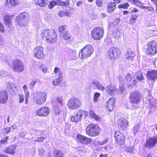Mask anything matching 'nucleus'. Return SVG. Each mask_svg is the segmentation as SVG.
Here are the masks:
<instances>
[{"label":"nucleus","mask_w":157,"mask_h":157,"mask_svg":"<svg viewBox=\"0 0 157 157\" xmlns=\"http://www.w3.org/2000/svg\"><path fill=\"white\" fill-rule=\"evenodd\" d=\"M121 35V34L119 31L117 32L114 35V36L116 39H118Z\"/></svg>","instance_id":"13d9d810"},{"label":"nucleus","mask_w":157,"mask_h":157,"mask_svg":"<svg viewBox=\"0 0 157 157\" xmlns=\"http://www.w3.org/2000/svg\"><path fill=\"white\" fill-rule=\"evenodd\" d=\"M13 70L14 72H20L23 71V63L19 59H15L13 62Z\"/></svg>","instance_id":"9d476101"},{"label":"nucleus","mask_w":157,"mask_h":157,"mask_svg":"<svg viewBox=\"0 0 157 157\" xmlns=\"http://www.w3.org/2000/svg\"><path fill=\"white\" fill-rule=\"evenodd\" d=\"M104 30L100 27H96L93 29L91 32L92 38L96 40L101 39L103 36Z\"/></svg>","instance_id":"6e6552de"},{"label":"nucleus","mask_w":157,"mask_h":157,"mask_svg":"<svg viewBox=\"0 0 157 157\" xmlns=\"http://www.w3.org/2000/svg\"><path fill=\"white\" fill-rule=\"evenodd\" d=\"M67 28L66 25H63L59 27V31L60 33V34L62 33H65V32L67 31L65 30Z\"/></svg>","instance_id":"a18cd8bd"},{"label":"nucleus","mask_w":157,"mask_h":157,"mask_svg":"<svg viewBox=\"0 0 157 157\" xmlns=\"http://www.w3.org/2000/svg\"><path fill=\"white\" fill-rule=\"evenodd\" d=\"M63 152L60 150H54L52 156L50 154H49L48 157H63Z\"/></svg>","instance_id":"bb28decb"},{"label":"nucleus","mask_w":157,"mask_h":157,"mask_svg":"<svg viewBox=\"0 0 157 157\" xmlns=\"http://www.w3.org/2000/svg\"><path fill=\"white\" fill-rule=\"evenodd\" d=\"M138 16L136 14L132 15L129 20V23L131 24H133L136 22Z\"/></svg>","instance_id":"58836bf2"},{"label":"nucleus","mask_w":157,"mask_h":157,"mask_svg":"<svg viewBox=\"0 0 157 157\" xmlns=\"http://www.w3.org/2000/svg\"><path fill=\"white\" fill-rule=\"evenodd\" d=\"M120 55V50L116 48H111L108 51V57L111 60H114L119 57Z\"/></svg>","instance_id":"1a4fd4ad"},{"label":"nucleus","mask_w":157,"mask_h":157,"mask_svg":"<svg viewBox=\"0 0 157 157\" xmlns=\"http://www.w3.org/2000/svg\"><path fill=\"white\" fill-rule=\"evenodd\" d=\"M90 116L94 118L96 120H99L100 119V117L98 116L97 115L94 113V111L92 110H90L89 111Z\"/></svg>","instance_id":"c9c22d12"},{"label":"nucleus","mask_w":157,"mask_h":157,"mask_svg":"<svg viewBox=\"0 0 157 157\" xmlns=\"http://www.w3.org/2000/svg\"><path fill=\"white\" fill-rule=\"evenodd\" d=\"M34 56L40 59H42L44 57L43 48L40 47H36L34 51Z\"/></svg>","instance_id":"f8f14e48"},{"label":"nucleus","mask_w":157,"mask_h":157,"mask_svg":"<svg viewBox=\"0 0 157 157\" xmlns=\"http://www.w3.org/2000/svg\"><path fill=\"white\" fill-rule=\"evenodd\" d=\"M94 52V49L91 45H87L81 50L79 52V57L82 59H85L90 57Z\"/></svg>","instance_id":"20e7f679"},{"label":"nucleus","mask_w":157,"mask_h":157,"mask_svg":"<svg viewBox=\"0 0 157 157\" xmlns=\"http://www.w3.org/2000/svg\"><path fill=\"white\" fill-rule=\"evenodd\" d=\"M50 112V110L47 107H43L39 109L36 111V114L39 116H47Z\"/></svg>","instance_id":"dca6fc26"},{"label":"nucleus","mask_w":157,"mask_h":157,"mask_svg":"<svg viewBox=\"0 0 157 157\" xmlns=\"http://www.w3.org/2000/svg\"><path fill=\"white\" fill-rule=\"evenodd\" d=\"M16 147L17 145L16 144L12 145L5 149L4 152L13 155L15 153L14 150Z\"/></svg>","instance_id":"b1692460"},{"label":"nucleus","mask_w":157,"mask_h":157,"mask_svg":"<svg viewBox=\"0 0 157 157\" xmlns=\"http://www.w3.org/2000/svg\"><path fill=\"white\" fill-rule=\"evenodd\" d=\"M65 51L68 56H70L71 57H72L75 56L76 55L75 50L71 49L69 48H66Z\"/></svg>","instance_id":"c85d7f7f"},{"label":"nucleus","mask_w":157,"mask_h":157,"mask_svg":"<svg viewBox=\"0 0 157 157\" xmlns=\"http://www.w3.org/2000/svg\"><path fill=\"white\" fill-rule=\"evenodd\" d=\"M40 70L44 73H45L47 72V71L48 70V67L45 66L43 67H41Z\"/></svg>","instance_id":"6e6d98bb"},{"label":"nucleus","mask_w":157,"mask_h":157,"mask_svg":"<svg viewBox=\"0 0 157 157\" xmlns=\"http://www.w3.org/2000/svg\"><path fill=\"white\" fill-rule=\"evenodd\" d=\"M54 72L56 74L58 73V76H60V75L61 76H62V72L61 71H60V69L58 67H56L55 68Z\"/></svg>","instance_id":"37998d69"},{"label":"nucleus","mask_w":157,"mask_h":157,"mask_svg":"<svg viewBox=\"0 0 157 157\" xmlns=\"http://www.w3.org/2000/svg\"><path fill=\"white\" fill-rule=\"evenodd\" d=\"M142 9H143L145 12L148 13L150 14H152L155 12L154 8L151 6H144Z\"/></svg>","instance_id":"cd10ccee"},{"label":"nucleus","mask_w":157,"mask_h":157,"mask_svg":"<svg viewBox=\"0 0 157 157\" xmlns=\"http://www.w3.org/2000/svg\"><path fill=\"white\" fill-rule=\"evenodd\" d=\"M23 88L24 91V92H25V95H26V94L27 93H29L27 91H26V90L27 89V86L26 85H24L23 86Z\"/></svg>","instance_id":"774afa93"},{"label":"nucleus","mask_w":157,"mask_h":157,"mask_svg":"<svg viewBox=\"0 0 157 157\" xmlns=\"http://www.w3.org/2000/svg\"><path fill=\"white\" fill-rule=\"evenodd\" d=\"M134 52L132 51H128L126 55L127 59L129 60H132L135 56Z\"/></svg>","instance_id":"473e14b6"},{"label":"nucleus","mask_w":157,"mask_h":157,"mask_svg":"<svg viewBox=\"0 0 157 157\" xmlns=\"http://www.w3.org/2000/svg\"><path fill=\"white\" fill-rule=\"evenodd\" d=\"M90 86L93 89L97 88L99 90H104L105 89L104 87L97 81L95 80L92 82L91 83Z\"/></svg>","instance_id":"4be33fe9"},{"label":"nucleus","mask_w":157,"mask_h":157,"mask_svg":"<svg viewBox=\"0 0 157 157\" xmlns=\"http://www.w3.org/2000/svg\"><path fill=\"white\" fill-rule=\"evenodd\" d=\"M131 103L137 104L140 102L141 99V94L137 92L131 93L129 98Z\"/></svg>","instance_id":"9b49d317"},{"label":"nucleus","mask_w":157,"mask_h":157,"mask_svg":"<svg viewBox=\"0 0 157 157\" xmlns=\"http://www.w3.org/2000/svg\"><path fill=\"white\" fill-rule=\"evenodd\" d=\"M70 4V1L69 0H66L64 2H63L62 6H66Z\"/></svg>","instance_id":"680f3d73"},{"label":"nucleus","mask_w":157,"mask_h":157,"mask_svg":"<svg viewBox=\"0 0 157 157\" xmlns=\"http://www.w3.org/2000/svg\"><path fill=\"white\" fill-rule=\"evenodd\" d=\"M54 111L53 113L56 115H59L60 113V110L59 106L57 105H54L53 106Z\"/></svg>","instance_id":"ea45409f"},{"label":"nucleus","mask_w":157,"mask_h":157,"mask_svg":"<svg viewBox=\"0 0 157 157\" xmlns=\"http://www.w3.org/2000/svg\"><path fill=\"white\" fill-rule=\"evenodd\" d=\"M58 15L61 17L64 16L70 17L71 15V14L67 11H60L58 13Z\"/></svg>","instance_id":"72a5a7b5"},{"label":"nucleus","mask_w":157,"mask_h":157,"mask_svg":"<svg viewBox=\"0 0 157 157\" xmlns=\"http://www.w3.org/2000/svg\"><path fill=\"white\" fill-rule=\"evenodd\" d=\"M0 31L2 32H4V28L3 25L0 22Z\"/></svg>","instance_id":"69168bd1"},{"label":"nucleus","mask_w":157,"mask_h":157,"mask_svg":"<svg viewBox=\"0 0 157 157\" xmlns=\"http://www.w3.org/2000/svg\"><path fill=\"white\" fill-rule=\"evenodd\" d=\"M39 154L41 156H42L44 155V150L43 148H40L38 150Z\"/></svg>","instance_id":"bf43d9fd"},{"label":"nucleus","mask_w":157,"mask_h":157,"mask_svg":"<svg viewBox=\"0 0 157 157\" xmlns=\"http://www.w3.org/2000/svg\"><path fill=\"white\" fill-rule=\"evenodd\" d=\"M100 128L98 124H91L88 125L86 131L88 135L91 136H98L100 132Z\"/></svg>","instance_id":"7ed1b4c3"},{"label":"nucleus","mask_w":157,"mask_h":157,"mask_svg":"<svg viewBox=\"0 0 157 157\" xmlns=\"http://www.w3.org/2000/svg\"><path fill=\"white\" fill-rule=\"evenodd\" d=\"M8 138L9 137L8 136L5 137L1 140L0 143L3 144L6 143L8 140Z\"/></svg>","instance_id":"864d4df0"},{"label":"nucleus","mask_w":157,"mask_h":157,"mask_svg":"<svg viewBox=\"0 0 157 157\" xmlns=\"http://www.w3.org/2000/svg\"><path fill=\"white\" fill-rule=\"evenodd\" d=\"M147 101L149 103V110L151 112L154 111L156 109L157 107V104L156 101L154 98L149 99Z\"/></svg>","instance_id":"412c9836"},{"label":"nucleus","mask_w":157,"mask_h":157,"mask_svg":"<svg viewBox=\"0 0 157 157\" xmlns=\"http://www.w3.org/2000/svg\"><path fill=\"white\" fill-rule=\"evenodd\" d=\"M40 82V81L37 79H33L29 85V87L30 88H33L36 83H39Z\"/></svg>","instance_id":"a19ab883"},{"label":"nucleus","mask_w":157,"mask_h":157,"mask_svg":"<svg viewBox=\"0 0 157 157\" xmlns=\"http://www.w3.org/2000/svg\"><path fill=\"white\" fill-rule=\"evenodd\" d=\"M56 99L57 102L59 103L60 104L62 105L63 100L61 97H58L56 98Z\"/></svg>","instance_id":"5fc2aeb1"},{"label":"nucleus","mask_w":157,"mask_h":157,"mask_svg":"<svg viewBox=\"0 0 157 157\" xmlns=\"http://www.w3.org/2000/svg\"><path fill=\"white\" fill-rule=\"evenodd\" d=\"M56 5L54 0L50 2L48 5V7L49 9H51Z\"/></svg>","instance_id":"3c124183"},{"label":"nucleus","mask_w":157,"mask_h":157,"mask_svg":"<svg viewBox=\"0 0 157 157\" xmlns=\"http://www.w3.org/2000/svg\"><path fill=\"white\" fill-rule=\"evenodd\" d=\"M60 36L61 38L66 40H67L70 38V34L67 31L65 32V33H62L60 34Z\"/></svg>","instance_id":"f704fd0d"},{"label":"nucleus","mask_w":157,"mask_h":157,"mask_svg":"<svg viewBox=\"0 0 157 157\" xmlns=\"http://www.w3.org/2000/svg\"><path fill=\"white\" fill-rule=\"evenodd\" d=\"M137 78L138 80L140 81H142L144 79V76L142 75V73L141 72L139 71L138 72L137 75Z\"/></svg>","instance_id":"c03bdc74"},{"label":"nucleus","mask_w":157,"mask_h":157,"mask_svg":"<svg viewBox=\"0 0 157 157\" xmlns=\"http://www.w3.org/2000/svg\"><path fill=\"white\" fill-rule=\"evenodd\" d=\"M106 90L107 92L111 95H113L116 90L115 86L111 85L107 86Z\"/></svg>","instance_id":"a878e982"},{"label":"nucleus","mask_w":157,"mask_h":157,"mask_svg":"<svg viewBox=\"0 0 157 157\" xmlns=\"http://www.w3.org/2000/svg\"><path fill=\"white\" fill-rule=\"evenodd\" d=\"M8 98V93L5 90L0 91V103L5 104L6 103Z\"/></svg>","instance_id":"a211bd4d"},{"label":"nucleus","mask_w":157,"mask_h":157,"mask_svg":"<svg viewBox=\"0 0 157 157\" xmlns=\"http://www.w3.org/2000/svg\"><path fill=\"white\" fill-rule=\"evenodd\" d=\"M6 89L12 92L13 90V89L14 88L13 84L10 83H6Z\"/></svg>","instance_id":"4c0bfd02"},{"label":"nucleus","mask_w":157,"mask_h":157,"mask_svg":"<svg viewBox=\"0 0 157 157\" xmlns=\"http://www.w3.org/2000/svg\"><path fill=\"white\" fill-rule=\"evenodd\" d=\"M77 139L78 142L83 144H90L91 142V139L80 135H77Z\"/></svg>","instance_id":"4468645a"},{"label":"nucleus","mask_w":157,"mask_h":157,"mask_svg":"<svg viewBox=\"0 0 157 157\" xmlns=\"http://www.w3.org/2000/svg\"><path fill=\"white\" fill-rule=\"evenodd\" d=\"M138 82L137 81H136V80L134 79L133 80V82H132V84H130V85L128 84V86H135L136 85V82Z\"/></svg>","instance_id":"338daca9"},{"label":"nucleus","mask_w":157,"mask_h":157,"mask_svg":"<svg viewBox=\"0 0 157 157\" xmlns=\"http://www.w3.org/2000/svg\"><path fill=\"white\" fill-rule=\"evenodd\" d=\"M82 111H79L78 110L76 115L71 116V121L72 122L76 123H77L79 121H81L82 117Z\"/></svg>","instance_id":"aec40b11"},{"label":"nucleus","mask_w":157,"mask_h":157,"mask_svg":"<svg viewBox=\"0 0 157 157\" xmlns=\"http://www.w3.org/2000/svg\"><path fill=\"white\" fill-rule=\"evenodd\" d=\"M56 5L62 6L63 2L60 0H54Z\"/></svg>","instance_id":"4d7b16f0"},{"label":"nucleus","mask_w":157,"mask_h":157,"mask_svg":"<svg viewBox=\"0 0 157 157\" xmlns=\"http://www.w3.org/2000/svg\"><path fill=\"white\" fill-rule=\"evenodd\" d=\"M139 125L138 124L136 125L132 128V132L134 133V135H135L139 129Z\"/></svg>","instance_id":"de8ad7c7"},{"label":"nucleus","mask_w":157,"mask_h":157,"mask_svg":"<svg viewBox=\"0 0 157 157\" xmlns=\"http://www.w3.org/2000/svg\"><path fill=\"white\" fill-rule=\"evenodd\" d=\"M128 2H130L134 4L136 6H138L142 9L144 6L143 5V3L137 0H127Z\"/></svg>","instance_id":"2f4dec72"},{"label":"nucleus","mask_w":157,"mask_h":157,"mask_svg":"<svg viewBox=\"0 0 157 157\" xmlns=\"http://www.w3.org/2000/svg\"><path fill=\"white\" fill-rule=\"evenodd\" d=\"M147 78L151 80H156L157 78V71H148L147 73Z\"/></svg>","instance_id":"6ab92c4d"},{"label":"nucleus","mask_w":157,"mask_h":157,"mask_svg":"<svg viewBox=\"0 0 157 157\" xmlns=\"http://www.w3.org/2000/svg\"><path fill=\"white\" fill-rule=\"evenodd\" d=\"M115 138L116 142L120 145L124 143V139L122 133L120 132L116 131L115 134Z\"/></svg>","instance_id":"ddd939ff"},{"label":"nucleus","mask_w":157,"mask_h":157,"mask_svg":"<svg viewBox=\"0 0 157 157\" xmlns=\"http://www.w3.org/2000/svg\"><path fill=\"white\" fill-rule=\"evenodd\" d=\"M100 96V94L99 93H95L94 95V100L95 102H97L98 101V97Z\"/></svg>","instance_id":"09e8293b"},{"label":"nucleus","mask_w":157,"mask_h":157,"mask_svg":"<svg viewBox=\"0 0 157 157\" xmlns=\"http://www.w3.org/2000/svg\"><path fill=\"white\" fill-rule=\"evenodd\" d=\"M134 75L132 74L128 73L125 78V80L127 82H130L132 81Z\"/></svg>","instance_id":"e433bc0d"},{"label":"nucleus","mask_w":157,"mask_h":157,"mask_svg":"<svg viewBox=\"0 0 157 157\" xmlns=\"http://www.w3.org/2000/svg\"><path fill=\"white\" fill-rule=\"evenodd\" d=\"M63 81V76H58V78L55 79L52 82V84L55 86L59 85L60 83H61Z\"/></svg>","instance_id":"c756f323"},{"label":"nucleus","mask_w":157,"mask_h":157,"mask_svg":"<svg viewBox=\"0 0 157 157\" xmlns=\"http://www.w3.org/2000/svg\"><path fill=\"white\" fill-rule=\"evenodd\" d=\"M79 111H82V116L83 114L84 115V117H86L88 115V113L86 111H85L82 110H79Z\"/></svg>","instance_id":"e2e57ef3"},{"label":"nucleus","mask_w":157,"mask_h":157,"mask_svg":"<svg viewBox=\"0 0 157 157\" xmlns=\"http://www.w3.org/2000/svg\"><path fill=\"white\" fill-rule=\"evenodd\" d=\"M108 141V139L107 138H106L104 139L103 140L101 141H99L98 142V144L99 145H104L106 144Z\"/></svg>","instance_id":"49530a36"},{"label":"nucleus","mask_w":157,"mask_h":157,"mask_svg":"<svg viewBox=\"0 0 157 157\" xmlns=\"http://www.w3.org/2000/svg\"><path fill=\"white\" fill-rule=\"evenodd\" d=\"M28 16V13L27 12H23L19 14L16 17L17 25L21 27L27 26L29 22L27 18Z\"/></svg>","instance_id":"f03ea898"},{"label":"nucleus","mask_w":157,"mask_h":157,"mask_svg":"<svg viewBox=\"0 0 157 157\" xmlns=\"http://www.w3.org/2000/svg\"><path fill=\"white\" fill-rule=\"evenodd\" d=\"M96 4L98 6H101L102 4V0H96Z\"/></svg>","instance_id":"052dcab7"},{"label":"nucleus","mask_w":157,"mask_h":157,"mask_svg":"<svg viewBox=\"0 0 157 157\" xmlns=\"http://www.w3.org/2000/svg\"><path fill=\"white\" fill-rule=\"evenodd\" d=\"M44 138L43 137H39L37 138V139L36 140H35V142H36L37 141L38 142H43L44 140Z\"/></svg>","instance_id":"0e129e2a"},{"label":"nucleus","mask_w":157,"mask_h":157,"mask_svg":"<svg viewBox=\"0 0 157 157\" xmlns=\"http://www.w3.org/2000/svg\"><path fill=\"white\" fill-rule=\"evenodd\" d=\"M128 121L126 119L121 118L118 120V127L121 130L125 129L128 126Z\"/></svg>","instance_id":"2eb2a0df"},{"label":"nucleus","mask_w":157,"mask_h":157,"mask_svg":"<svg viewBox=\"0 0 157 157\" xmlns=\"http://www.w3.org/2000/svg\"><path fill=\"white\" fill-rule=\"evenodd\" d=\"M82 103L78 99L75 98H71L68 101L67 106L70 109H76L80 107Z\"/></svg>","instance_id":"423d86ee"},{"label":"nucleus","mask_w":157,"mask_h":157,"mask_svg":"<svg viewBox=\"0 0 157 157\" xmlns=\"http://www.w3.org/2000/svg\"><path fill=\"white\" fill-rule=\"evenodd\" d=\"M3 19L6 25L8 26H10L11 24V20L10 17L8 15H6L4 16Z\"/></svg>","instance_id":"7c9ffc66"},{"label":"nucleus","mask_w":157,"mask_h":157,"mask_svg":"<svg viewBox=\"0 0 157 157\" xmlns=\"http://www.w3.org/2000/svg\"><path fill=\"white\" fill-rule=\"evenodd\" d=\"M157 142V139L155 137L150 138L146 141L145 146L148 148H152L154 147Z\"/></svg>","instance_id":"f3484780"},{"label":"nucleus","mask_w":157,"mask_h":157,"mask_svg":"<svg viewBox=\"0 0 157 157\" xmlns=\"http://www.w3.org/2000/svg\"><path fill=\"white\" fill-rule=\"evenodd\" d=\"M114 101V99L113 98H111L106 103V109L109 111H111L113 110Z\"/></svg>","instance_id":"5701e85b"},{"label":"nucleus","mask_w":157,"mask_h":157,"mask_svg":"<svg viewBox=\"0 0 157 157\" xmlns=\"http://www.w3.org/2000/svg\"><path fill=\"white\" fill-rule=\"evenodd\" d=\"M129 6V5L128 2H126L125 3L121 4L118 6V8L119 9L123 8L127 9Z\"/></svg>","instance_id":"79ce46f5"},{"label":"nucleus","mask_w":157,"mask_h":157,"mask_svg":"<svg viewBox=\"0 0 157 157\" xmlns=\"http://www.w3.org/2000/svg\"><path fill=\"white\" fill-rule=\"evenodd\" d=\"M41 36L43 40L48 43H54L57 40V36L53 29H45L41 32Z\"/></svg>","instance_id":"f257e3e1"},{"label":"nucleus","mask_w":157,"mask_h":157,"mask_svg":"<svg viewBox=\"0 0 157 157\" xmlns=\"http://www.w3.org/2000/svg\"><path fill=\"white\" fill-rule=\"evenodd\" d=\"M116 8V5L115 3L111 2L108 5L107 11L108 13H111L113 12Z\"/></svg>","instance_id":"393cba45"},{"label":"nucleus","mask_w":157,"mask_h":157,"mask_svg":"<svg viewBox=\"0 0 157 157\" xmlns=\"http://www.w3.org/2000/svg\"><path fill=\"white\" fill-rule=\"evenodd\" d=\"M19 97V102L20 103H22L24 101V96L21 94L18 95Z\"/></svg>","instance_id":"603ef678"},{"label":"nucleus","mask_w":157,"mask_h":157,"mask_svg":"<svg viewBox=\"0 0 157 157\" xmlns=\"http://www.w3.org/2000/svg\"><path fill=\"white\" fill-rule=\"evenodd\" d=\"M147 52L150 56H152L157 52V43L155 41L148 42L147 44Z\"/></svg>","instance_id":"39448f33"},{"label":"nucleus","mask_w":157,"mask_h":157,"mask_svg":"<svg viewBox=\"0 0 157 157\" xmlns=\"http://www.w3.org/2000/svg\"><path fill=\"white\" fill-rule=\"evenodd\" d=\"M47 97L45 93L37 92L34 97V99L37 104L41 105L45 102Z\"/></svg>","instance_id":"0eeeda50"},{"label":"nucleus","mask_w":157,"mask_h":157,"mask_svg":"<svg viewBox=\"0 0 157 157\" xmlns=\"http://www.w3.org/2000/svg\"><path fill=\"white\" fill-rule=\"evenodd\" d=\"M15 3V0H10L9 2L7 3V5L10 7H12L14 6Z\"/></svg>","instance_id":"8fccbe9b"}]
</instances>
